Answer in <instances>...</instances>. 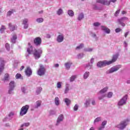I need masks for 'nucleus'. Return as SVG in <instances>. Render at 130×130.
Listing matches in <instances>:
<instances>
[{
  "instance_id": "f257e3e1",
  "label": "nucleus",
  "mask_w": 130,
  "mask_h": 130,
  "mask_svg": "<svg viewBox=\"0 0 130 130\" xmlns=\"http://www.w3.org/2000/svg\"><path fill=\"white\" fill-rule=\"evenodd\" d=\"M28 47L27 49V51L28 54H33L35 59H39L41 57L43 50L42 48L36 49L34 47L30 45V43H28Z\"/></svg>"
},
{
  "instance_id": "f03ea898",
  "label": "nucleus",
  "mask_w": 130,
  "mask_h": 130,
  "mask_svg": "<svg viewBox=\"0 0 130 130\" xmlns=\"http://www.w3.org/2000/svg\"><path fill=\"white\" fill-rule=\"evenodd\" d=\"M128 122H129V119H127L126 120L121 122V123L116 126V127L119 129H123V128H124L127 125Z\"/></svg>"
},
{
  "instance_id": "7ed1b4c3",
  "label": "nucleus",
  "mask_w": 130,
  "mask_h": 130,
  "mask_svg": "<svg viewBox=\"0 0 130 130\" xmlns=\"http://www.w3.org/2000/svg\"><path fill=\"white\" fill-rule=\"evenodd\" d=\"M126 101H127V95H125L123 98H122L117 103V105L118 107H121V106H123V105H125L126 104Z\"/></svg>"
},
{
  "instance_id": "20e7f679",
  "label": "nucleus",
  "mask_w": 130,
  "mask_h": 130,
  "mask_svg": "<svg viewBox=\"0 0 130 130\" xmlns=\"http://www.w3.org/2000/svg\"><path fill=\"white\" fill-rule=\"evenodd\" d=\"M120 68H121V65H117V66H114L111 68L110 69H109L106 72V73L108 74H112L113 73H115V72H117V71H118V70H119Z\"/></svg>"
},
{
  "instance_id": "39448f33",
  "label": "nucleus",
  "mask_w": 130,
  "mask_h": 130,
  "mask_svg": "<svg viewBox=\"0 0 130 130\" xmlns=\"http://www.w3.org/2000/svg\"><path fill=\"white\" fill-rule=\"evenodd\" d=\"M28 109H29V105H26L25 106H23L20 110V116H23L25 115V114H27Z\"/></svg>"
},
{
  "instance_id": "423d86ee",
  "label": "nucleus",
  "mask_w": 130,
  "mask_h": 130,
  "mask_svg": "<svg viewBox=\"0 0 130 130\" xmlns=\"http://www.w3.org/2000/svg\"><path fill=\"white\" fill-rule=\"evenodd\" d=\"M119 56V53H116L115 54L113 55L111 60L108 61L109 66H110V64H112V63H113V62H115V61L117 60V58H118Z\"/></svg>"
},
{
  "instance_id": "0eeeda50",
  "label": "nucleus",
  "mask_w": 130,
  "mask_h": 130,
  "mask_svg": "<svg viewBox=\"0 0 130 130\" xmlns=\"http://www.w3.org/2000/svg\"><path fill=\"white\" fill-rule=\"evenodd\" d=\"M126 21H128V18L124 17H121V18L118 19V21L119 22V24L121 25L122 27H124L125 26V22Z\"/></svg>"
},
{
  "instance_id": "6e6552de",
  "label": "nucleus",
  "mask_w": 130,
  "mask_h": 130,
  "mask_svg": "<svg viewBox=\"0 0 130 130\" xmlns=\"http://www.w3.org/2000/svg\"><path fill=\"white\" fill-rule=\"evenodd\" d=\"M113 96V93L112 92H109L107 94H104L102 95L101 96H99V99L100 100H102L104 98L107 97V98H111Z\"/></svg>"
},
{
  "instance_id": "1a4fd4ad",
  "label": "nucleus",
  "mask_w": 130,
  "mask_h": 130,
  "mask_svg": "<svg viewBox=\"0 0 130 130\" xmlns=\"http://www.w3.org/2000/svg\"><path fill=\"white\" fill-rule=\"evenodd\" d=\"M40 68L37 72L39 76H43L45 74V68L42 65L40 66Z\"/></svg>"
},
{
  "instance_id": "9d476101",
  "label": "nucleus",
  "mask_w": 130,
  "mask_h": 130,
  "mask_svg": "<svg viewBox=\"0 0 130 130\" xmlns=\"http://www.w3.org/2000/svg\"><path fill=\"white\" fill-rule=\"evenodd\" d=\"M106 66H109L108 60L100 61L97 64L98 68H103V67H106Z\"/></svg>"
},
{
  "instance_id": "9b49d317",
  "label": "nucleus",
  "mask_w": 130,
  "mask_h": 130,
  "mask_svg": "<svg viewBox=\"0 0 130 130\" xmlns=\"http://www.w3.org/2000/svg\"><path fill=\"white\" fill-rule=\"evenodd\" d=\"M42 43V40L40 37H37L34 40V43L36 45V46H40Z\"/></svg>"
},
{
  "instance_id": "f8f14e48",
  "label": "nucleus",
  "mask_w": 130,
  "mask_h": 130,
  "mask_svg": "<svg viewBox=\"0 0 130 130\" xmlns=\"http://www.w3.org/2000/svg\"><path fill=\"white\" fill-rule=\"evenodd\" d=\"M64 119V117L63 116V115L60 114L57 119V121L55 123L56 126H58V125H59V124H60V122L63 121Z\"/></svg>"
},
{
  "instance_id": "ddd939ff",
  "label": "nucleus",
  "mask_w": 130,
  "mask_h": 130,
  "mask_svg": "<svg viewBox=\"0 0 130 130\" xmlns=\"http://www.w3.org/2000/svg\"><path fill=\"white\" fill-rule=\"evenodd\" d=\"M25 74L27 77H30L32 75V70L30 67H27L25 71Z\"/></svg>"
},
{
  "instance_id": "4468645a",
  "label": "nucleus",
  "mask_w": 130,
  "mask_h": 130,
  "mask_svg": "<svg viewBox=\"0 0 130 130\" xmlns=\"http://www.w3.org/2000/svg\"><path fill=\"white\" fill-rule=\"evenodd\" d=\"M63 39H64V35L60 34L57 37L56 41L58 42V43H61V42L63 41Z\"/></svg>"
},
{
  "instance_id": "2eb2a0df",
  "label": "nucleus",
  "mask_w": 130,
  "mask_h": 130,
  "mask_svg": "<svg viewBox=\"0 0 130 130\" xmlns=\"http://www.w3.org/2000/svg\"><path fill=\"white\" fill-rule=\"evenodd\" d=\"M72 64H73L72 61H69L64 63V66L66 70H70L71 69V67H72Z\"/></svg>"
},
{
  "instance_id": "dca6fc26",
  "label": "nucleus",
  "mask_w": 130,
  "mask_h": 130,
  "mask_svg": "<svg viewBox=\"0 0 130 130\" xmlns=\"http://www.w3.org/2000/svg\"><path fill=\"white\" fill-rule=\"evenodd\" d=\"M9 27L11 31H15L18 28L16 24H12V23H9Z\"/></svg>"
},
{
  "instance_id": "f3484780",
  "label": "nucleus",
  "mask_w": 130,
  "mask_h": 130,
  "mask_svg": "<svg viewBox=\"0 0 130 130\" xmlns=\"http://www.w3.org/2000/svg\"><path fill=\"white\" fill-rule=\"evenodd\" d=\"M5 67V62L4 60L1 61L0 63V75H2L3 74V72H4V69Z\"/></svg>"
},
{
  "instance_id": "a211bd4d",
  "label": "nucleus",
  "mask_w": 130,
  "mask_h": 130,
  "mask_svg": "<svg viewBox=\"0 0 130 130\" xmlns=\"http://www.w3.org/2000/svg\"><path fill=\"white\" fill-rule=\"evenodd\" d=\"M96 3H99V4H102L103 5H106V6H109V3L107 0H97Z\"/></svg>"
},
{
  "instance_id": "6ab92c4d",
  "label": "nucleus",
  "mask_w": 130,
  "mask_h": 130,
  "mask_svg": "<svg viewBox=\"0 0 130 130\" xmlns=\"http://www.w3.org/2000/svg\"><path fill=\"white\" fill-rule=\"evenodd\" d=\"M107 91H108V87L106 86L102 89L101 91H100L99 93L102 95H104V93H106Z\"/></svg>"
},
{
  "instance_id": "aec40b11",
  "label": "nucleus",
  "mask_w": 130,
  "mask_h": 130,
  "mask_svg": "<svg viewBox=\"0 0 130 130\" xmlns=\"http://www.w3.org/2000/svg\"><path fill=\"white\" fill-rule=\"evenodd\" d=\"M54 103H55V105H56V106H59V105H60V101L59 100V98H58V97L55 98Z\"/></svg>"
},
{
  "instance_id": "412c9836",
  "label": "nucleus",
  "mask_w": 130,
  "mask_h": 130,
  "mask_svg": "<svg viewBox=\"0 0 130 130\" xmlns=\"http://www.w3.org/2000/svg\"><path fill=\"white\" fill-rule=\"evenodd\" d=\"M17 40V35L16 34H13L12 35V37L11 39V41L12 43H16V41Z\"/></svg>"
},
{
  "instance_id": "4be33fe9",
  "label": "nucleus",
  "mask_w": 130,
  "mask_h": 130,
  "mask_svg": "<svg viewBox=\"0 0 130 130\" xmlns=\"http://www.w3.org/2000/svg\"><path fill=\"white\" fill-rule=\"evenodd\" d=\"M63 101L66 103L67 106H70V105H71V103L72 102H71V100H70L69 99L65 98V99H64Z\"/></svg>"
},
{
  "instance_id": "5701e85b",
  "label": "nucleus",
  "mask_w": 130,
  "mask_h": 130,
  "mask_svg": "<svg viewBox=\"0 0 130 130\" xmlns=\"http://www.w3.org/2000/svg\"><path fill=\"white\" fill-rule=\"evenodd\" d=\"M102 30L105 31L107 34H109L110 33V29L106 26H102Z\"/></svg>"
},
{
  "instance_id": "b1692460",
  "label": "nucleus",
  "mask_w": 130,
  "mask_h": 130,
  "mask_svg": "<svg viewBox=\"0 0 130 130\" xmlns=\"http://www.w3.org/2000/svg\"><path fill=\"white\" fill-rule=\"evenodd\" d=\"M41 103H42L41 101H37L35 105V108H38V107H40V106H41Z\"/></svg>"
},
{
  "instance_id": "393cba45",
  "label": "nucleus",
  "mask_w": 130,
  "mask_h": 130,
  "mask_svg": "<svg viewBox=\"0 0 130 130\" xmlns=\"http://www.w3.org/2000/svg\"><path fill=\"white\" fill-rule=\"evenodd\" d=\"M102 120V118L101 117H98L96 118H95L93 121L94 124H97L98 122L101 121Z\"/></svg>"
},
{
  "instance_id": "a878e982",
  "label": "nucleus",
  "mask_w": 130,
  "mask_h": 130,
  "mask_svg": "<svg viewBox=\"0 0 130 130\" xmlns=\"http://www.w3.org/2000/svg\"><path fill=\"white\" fill-rule=\"evenodd\" d=\"M84 13H81L78 15L77 17V20H78V21H82V20L84 19Z\"/></svg>"
},
{
  "instance_id": "bb28decb",
  "label": "nucleus",
  "mask_w": 130,
  "mask_h": 130,
  "mask_svg": "<svg viewBox=\"0 0 130 130\" xmlns=\"http://www.w3.org/2000/svg\"><path fill=\"white\" fill-rule=\"evenodd\" d=\"M89 76H90V72L86 71L83 74V79H84V80H86L88 79V78H89Z\"/></svg>"
},
{
  "instance_id": "cd10ccee",
  "label": "nucleus",
  "mask_w": 130,
  "mask_h": 130,
  "mask_svg": "<svg viewBox=\"0 0 130 130\" xmlns=\"http://www.w3.org/2000/svg\"><path fill=\"white\" fill-rule=\"evenodd\" d=\"M15 82L14 81H11L9 83V88L10 89H15Z\"/></svg>"
},
{
  "instance_id": "c85d7f7f",
  "label": "nucleus",
  "mask_w": 130,
  "mask_h": 130,
  "mask_svg": "<svg viewBox=\"0 0 130 130\" xmlns=\"http://www.w3.org/2000/svg\"><path fill=\"white\" fill-rule=\"evenodd\" d=\"M82 48H84V44L82 43L79 44L78 46H77L75 49L76 50H80L82 49Z\"/></svg>"
},
{
  "instance_id": "c756f323",
  "label": "nucleus",
  "mask_w": 130,
  "mask_h": 130,
  "mask_svg": "<svg viewBox=\"0 0 130 130\" xmlns=\"http://www.w3.org/2000/svg\"><path fill=\"white\" fill-rule=\"evenodd\" d=\"M89 35L91 36V37H93L95 40H98V38H97V36H96V34L94 32H93L92 31H89Z\"/></svg>"
},
{
  "instance_id": "7c9ffc66",
  "label": "nucleus",
  "mask_w": 130,
  "mask_h": 130,
  "mask_svg": "<svg viewBox=\"0 0 130 130\" xmlns=\"http://www.w3.org/2000/svg\"><path fill=\"white\" fill-rule=\"evenodd\" d=\"M85 56V54L83 53H79L77 55V58L78 59H81V58H83Z\"/></svg>"
},
{
  "instance_id": "2f4dec72",
  "label": "nucleus",
  "mask_w": 130,
  "mask_h": 130,
  "mask_svg": "<svg viewBox=\"0 0 130 130\" xmlns=\"http://www.w3.org/2000/svg\"><path fill=\"white\" fill-rule=\"evenodd\" d=\"M69 87L70 85H69L68 84H66L64 90V94H68V93H69V91H70Z\"/></svg>"
},
{
  "instance_id": "473e14b6",
  "label": "nucleus",
  "mask_w": 130,
  "mask_h": 130,
  "mask_svg": "<svg viewBox=\"0 0 130 130\" xmlns=\"http://www.w3.org/2000/svg\"><path fill=\"white\" fill-rule=\"evenodd\" d=\"M41 91H42V87H37L36 92L37 95H39V94L41 93Z\"/></svg>"
},
{
  "instance_id": "72a5a7b5",
  "label": "nucleus",
  "mask_w": 130,
  "mask_h": 130,
  "mask_svg": "<svg viewBox=\"0 0 130 130\" xmlns=\"http://www.w3.org/2000/svg\"><path fill=\"white\" fill-rule=\"evenodd\" d=\"M63 14V10H62L61 8L59 9L57 11V15H58V16H60V15H62Z\"/></svg>"
},
{
  "instance_id": "f704fd0d",
  "label": "nucleus",
  "mask_w": 130,
  "mask_h": 130,
  "mask_svg": "<svg viewBox=\"0 0 130 130\" xmlns=\"http://www.w3.org/2000/svg\"><path fill=\"white\" fill-rule=\"evenodd\" d=\"M68 14L70 17H74L75 16V13L72 10H68Z\"/></svg>"
},
{
  "instance_id": "c9c22d12",
  "label": "nucleus",
  "mask_w": 130,
  "mask_h": 130,
  "mask_svg": "<svg viewBox=\"0 0 130 130\" xmlns=\"http://www.w3.org/2000/svg\"><path fill=\"white\" fill-rule=\"evenodd\" d=\"M84 51H85V52H92V51H93V48H84Z\"/></svg>"
},
{
  "instance_id": "e433bc0d",
  "label": "nucleus",
  "mask_w": 130,
  "mask_h": 130,
  "mask_svg": "<svg viewBox=\"0 0 130 130\" xmlns=\"http://www.w3.org/2000/svg\"><path fill=\"white\" fill-rule=\"evenodd\" d=\"M90 102H91V100L90 99L86 100L85 103H84L85 107H88V106L90 105Z\"/></svg>"
},
{
  "instance_id": "4c0bfd02",
  "label": "nucleus",
  "mask_w": 130,
  "mask_h": 130,
  "mask_svg": "<svg viewBox=\"0 0 130 130\" xmlns=\"http://www.w3.org/2000/svg\"><path fill=\"white\" fill-rule=\"evenodd\" d=\"M43 21H44V19L42 17L38 18L36 19V22L39 23H43Z\"/></svg>"
},
{
  "instance_id": "58836bf2",
  "label": "nucleus",
  "mask_w": 130,
  "mask_h": 130,
  "mask_svg": "<svg viewBox=\"0 0 130 130\" xmlns=\"http://www.w3.org/2000/svg\"><path fill=\"white\" fill-rule=\"evenodd\" d=\"M6 30V26L4 25H2L0 28V33H4Z\"/></svg>"
},
{
  "instance_id": "ea45409f",
  "label": "nucleus",
  "mask_w": 130,
  "mask_h": 130,
  "mask_svg": "<svg viewBox=\"0 0 130 130\" xmlns=\"http://www.w3.org/2000/svg\"><path fill=\"white\" fill-rule=\"evenodd\" d=\"M3 81H4V82H7V81H9V74H6L5 75Z\"/></svg>"
},
{
  "instance_id": "a19ab883",
  "label": "nucleus",
  "mask_w": 130,
  "mask_h": 130,
  "mask_svg": "<svg viewBox=\"0 0 130 130\" xmlns=\"http://www.w3.org/2000/svg\"><path fill=\"white\" fill-rule=\"evenodd\" d=\"M30 125V123L29 122H26L22 124L20 126V127H24V126L28 127Z\"/></svg>"
},
{
  "instance_id": "79ce46f5",
  "label": "nucleus",
  "mask_w": 130,
  "mask_h": 130,
  "mask_svg": "<svg viewBox=\"0 0 130 130\" xmlns=\"http://www.w3.org/2000/svg\"><path fill=\"white\" fill-rule=\"evenodd\" d=\"M77 79V75H73L70 77V82H74Z\"/></svg>"
},
{
  "instance_id": "37998d69",
  "label": "nucleus",
  "mask_w": 130,
  "mask_h": 130,
  "mask_svg": "<svg viewBox=\"0 0 130 130\" xmlns=\"http://www.w3.org/2000/svg\"><path fill=\"white\" fill-rule=\"evenodd\" d=\"M8 94H9L10 95H13L14 94V88H9Z\"/></svg>"
},
{
  "instance_id": "c03bdc74",
  "label": "nucleus",
  "mask_w": 130,
  "mask_h": 130,
  "mask_svg": "<svg viewBox=\"0 0 130 130\" xmlns=\"http://www.w3.org/2000/svg\"><path fill=\"white\" fill-rule=\"evenodd\" d=\"M92 64H91V63H88L87 64H86V68L88 70H90L92 69Z\"/></svg>"
},
{
  "instance_id": "a18cd8bd",
  "label": "nucleus",
  "mask_w": 130,
  "mask_h": 130,
  "mask_svg": "<svg viewBox=\"0 0 130 130\" xmlns=\"http://www.w3.org/2000/svg\"><path fill=\"white\" fill-rule=\"evenodd\" d=\"M62 84V82H58L57 83V88L58 89H61Z\"/></svg>"
},
{
  "instance_id": "49530a36",
  "label": "nucleus",
  "mask_w": 130,
  "mask_h": 130,
  "mask_svg": "<svg viewBox=\"0 0 130 130\" xmlns=\"http://www.w3.org/2000/svg\"><path fill=\"white\" fill-rule=\"evenodd\" d=\"M28 19L27 18H24V19H23L22 20V25H25L26 24H28Z\"/></svg>"
},
{
  "instance_id": "de8ad7c7",
  "label": "nucleus",
  "mask_w": 130,
  "mask_h": 130,
  "mask_svg": "<svg viewBox=\"0 0 130 130\" xmlns=\"http://www.w3.org/2000/svg\"><path fill=\"white\" fill-rule=\"evenodd\" d=\"M16 79H23L21 74L17 73L15 76Z\"/></svg>"
},
{
  "instance_id": "09e8293b",
  "label": "nucleus",
  "mask_w": 130,
  "mask_h": 130,
  "mask_svg": "<svg viewBox=\"0 0 130 130\" xmlns=\"http://www.w3.org/2000/svg\"><path fill=\"white\" fill-rule=\"evenodd\" d=\"M14 13V10H12L11 11H9L7 12V16H11V15H13Z\"/></svg>"
},
{
  "instance_id": "8fccbe9b",
  "label": "nucleus",
  "mask_w": 130,
  "mask_h": 130,
  "mask_svg": "<svg viewBox=\"0 0 130 130\" xmlns=\"http://www.w3.org/2000/svg\"><path fill=\"white\" fill-rule=\"evenodd\" d=\"M21 90L22 93H26V87H25L24 86H22L21 87Z\"/></svg>"
},
{
  "instance_id": "3c124183",
  "label": "nucleus",
  "mask_w": 130,
  "mask_h": 130,
  "mask_svg": "<svg viewBox=\"0 0 130 130\" xmlns=\"http://www.w3.org/2000/svg\"><path fill=\"white\" fill-rule=\"evenodd\" d=\"M5 47L7 50H8V51L10 50V44H9L8 43H6L5 44Z\"/></svg>"
},
{
  "instance_id": "603ef678",
  "label": "nucleus",
  "mask_w": 130,
  "mask_h": 130,
  "mask_svg": "<svg viewBox=\"0 0 130 130\" xmlns=\"http://www.w3.org/2000/svg\"><path fill=\"white\" fill-rule=\"evenodd\" d=\"M100 25H101V23H100L99 22H94L93 23V26H94V27H99V26H100Z\"/></svg>"
},
{
  "instance_id": "864d4df0",
  "label": "nucleus",
  "mask_w": 130,
  "mask_h": 130,
  "mask_svg": "<svg viewBox=\"0 0 130 130\" xmlns=\"http://www.w3.org/2000/svg\"><path fill=\"white\" fill-rule=\"evenodd\" d=\"M79 109V106L77 104H76L74 107V111H77Z\"/></svg>"
},
{
  "instance_id": "5fc2aeb1",
  "label": "nucleus",
  "mask_w": 130,
  "mask_h": 130,
  "mask_svg": "<svg viewBox=\"0 0 130 130\" xmlns=\"http://www.w3.org/2000/svg\"><path fill=\"white\" fill-rule=\"evenodd\" d=\"M120 12V10H118L116 11V12L115 13V17H117L118 16V14H119Z\"/></svg>"
},
{
  "instance_id": "6e6d98bb",
  "label": "nucleus",
  "mask_w": 130,
  "mask_h": 130,
  "mask_svg": "<svg viewBox=\"0 0 130 130\" xmlns=\"http://www.w3.org/2000/svg\"><path fill=\"white\" fill-rule=\"evenodd\" d=\"M14 115H15V114L14 113V112H11L9 113V117H10L11 118H12V117H13V116H14Z\"/></svg>"
},
{
  "instance_id": "4d7b16f0",
  "label": "nucleus",
  "mask_w": 130,
  "mask_h": 130,
  "mask_svg": "<svg viewBox=\"0 0 130 130\" xmlns=\"http://www.w3.org/2000/svg\"><path fill=\"white\" fill-rule=\"evenodd\" d=\"M55 114V111H53V110H51L49 112V114L50 115H53Z\"/></svg>"
},
{
  "instance_id": "13d9d810",
  "label": "nucleus",
  "mask_w": 130,
  "mask_h": 130,
  "mask_svg": "<svg viewBox=\"0 0 130 130\" xmlns=\"http://www.w3.org/2000/svg\"><path fill=\"white\" fill-rule=\"evenodd\" d=\"M123 45H124V47H125V48H126V47H127L128 44L126 41H124L123 42Z\"/></svg>"
},
{
  "instance_id": "bf43d9fd",
  "label": "nucleus",
  "mask_w": 130,
  "mask_h": 130,
  "mask_svg": "<svg viewBox=\"0 0 130 130\" xmlns=\"http://www.w3.org/2000/svg\"><path fill=\"white\" fill-rule=\"evenodd\" d=\"M107 124V121H104L102 123V126H105L106 124Z\"/></svg>"
},
{
  "instance_id": "052dcab7",
  "label": "nucleus",
  "mask_w": 130,
  "mask_h": 130,
  "mask_svg": "<svg viewBox=\"0 0 130 130\" xmlns=\"http://www.w3.org/2000/svg\"><path fill=\"white\" fill-rule=\"evenodd\" d=\"M116 33H119L121 31V29L120 28H117L115 30Z\"/></svg>"
},
{
  "instance_id": "680f3d73",
  "label": "nucleus",
  "mask_w": 130,
  "mask_h": 130,
  "mask_svg": "<svg viewBox=\"0 0 130 130\" xmlns=\"http://www.w3.org/2000/svg\"><path fill=\"white\" fill-rule=\"evenodd\" d=\"M117 0H110L109 1H108V3H109V5H110L111 3H113V4H114L115 3H116Z\"/></svg>"
},
{
  "instance_id": "e2e57ef3",
  "label": "nucleus",
  "mask_w": 130,
  "mask_h": 130,
  "mask_svg": "<svg viewBox=\"0 0 130 130\" xmlns=\"http://www.w3.org/2000/svg\"><path fill=\"white\" fill-rule=\"evenodd\" d=\"M23 25H24V26H23L24 29H28V27H29V24L28 23H26Z\"/></svg>"
},
{
  "instance_id": "0e129e2a",
  "label": "nucleus",
  "mask_w": 130,
  "mask_h": 130,
  "mask_svg": "<svg viewBox=\"0 0 130 130\" xmlns=\"http://www.w3.org/2000/svg\"><path fill=\"white\" fill-rule=\"evenodd\" d=\"M128 34H129V31H127L125 33L124 36H125V38H126V37H127V35H128Z\"/></svg>"
},
{
  "instance_id": "69168bd1",
  "label": "nucleus",
  "mask_w": 130,
  "mask_h": 130,
  "mask_svg": "<svg viewBox=\"0 0 130 130\" xmlns=\"http://www.w3.org/2000/svg\"><path fill=\"white\" fill-rule=\"evenodd\" d=\"M105 126H101L100 127H99L98 128V130H102V129H103V128H104Z\"/></svg>"
},
{
  "instance_id": "338daca9",
  "label": "nucleus",
  "mask_w": 130,
  "mask_h": 130,
  "mask_svg": "<svg viewBox=\"0 0 130 130\" xmlns=\"http://www.w3.org/2000/svg\"><path fill=\"white\" fill-rule=\"evenodd\" d=\"M93 62H94V58H91L90 59V63L93 64Z\"/></svg>"
},
{
  "instance_id": "774afa93",
  "label": "nucleus",
  "mask_w": 130,
  "mask_h": 130,
  "mask_svg": "<svg viewBox=\"0 0 130 130\" xmlns=\"http://www.w3.org/2000/svg\"><path fill=\"white\" fill-rule=\"evenodd\" d=\"M38 14H39V15L43 14V10H41L40 11H39Z\"/></svg>"
}]
</instances>
